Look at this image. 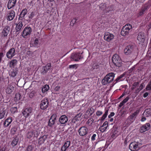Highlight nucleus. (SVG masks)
<instances>
[{"mask_svg": "<svg viewBox=\"0 0 151 151\" xmlns=\"http://www.w3.org/2000/svg\"><path fill=\"white\" fill-rule=\"evenodd\" d=\"M106 126H107V127L108 126V122L107 121L103 123V125L101 126V127H106Z\"/></svg>", "mask_w": 151, "mask_h": 151, "instance_id": "bf43d9fd", "label": "nucleus"}, {"mask_svg": "<svg viewBox=\"0 0 151 151\" xmlns=\"http://www.w3.org/2000/svg\"><path fill=\"white\" fill-rule=\"evenodd\" d=\"M35 91H32L29 94V97L30 98H32L35 96Z\"/></svg>", "mask_w": 151, "mask_h": 151, "instance_id": "603ef678", "label": "nucleus"}, {"mask_svg": "<svg viewBox=\"0 0 151 151\" xmlns=\"http://www.w3.org/2000/svg\"><path fill=\"white\" fill-rule=\"evenodd\" d=\"M68 148V147L64 144L61 147V150L62 151H65Z\"/></svg>", "mask_w": 151, "mask_h": 151, "instance_id": "3c124183", "label": "nucleus"}, {"mask_svg": "<svg viewBox=\"0 0 151 151\" xmlns=\"http://www.w3.org/2000/svg\"><path fill=\"white\" fill-rule=\"evenodd\" d=\"M147 6H145L142 7L140 12H139L138 16H139L142 15L143 14L145 13V11L147 9Z\"/></svg>", "mask_w": 151, "mask_h": 151, "instance_id": "a878e982", "label": "nucleus"}, {"mask_svg": "<svg viewBox=\"0 0 151 151\" xmlns=\"http://www.w3.org/2000/svg\"><path fill=\"white\" fill-rule=\"evenodd\" d=\"M79 4L80 6L83 7V8H85L87 4L86 1H84L80 3Z\"/></svg>", "mask_w": 151, "mask_h": 151, "instance_id": "79ce46f5", "label": "nucleus"}, {"mask_svg": "<svg viewBox=\"0 0 151 151\" xmlns=\"http://www.w3.org/2000/svg\"><path fill=\"white\" fill-rule=\"evenodd\" d=\"M134 47L132 45H129L127 46L125 48L124 52L126 55H129L133 51Z\"/></svg>", "mask_w": 151, "mask_h": 151, "instance_id": "0eeeda50", "label": "nucleus"}, {"mask_svg": "<svg viewBox=\"0 0 151 151\" xmlns=\"http://www.w3.org/2000/svg\"><path fill=\"white\" fill-rule=\"evenodd\" d=\"M16 26L15 28L16 32H18L20 30L23 26L22 22H19L18 24H16Z\"/></svg>", "mask_w": 151, "mask_h": 151, "instance_id": "393cba45", "label": "nucleus"}, {"mask_svg": "<svg viewBox=\"0 0 151 151\" xmlns=\"http://www.w3.org/2000/svg\"><path fill=\"white\" fill-rule=\"evenodd\" d=\"M112 61L113 63L116 66L120 67L122 65V60L118 55L114 54L112 58Z\"/></svg>", "mask_w": 151, "mask_h": 151, "instance_id": "f03ea898", "label": "nucleus"}, {"mask_svg": "<svg viewBox=\"0 0 151 151\" xmlns=\"http://www.w3.org/2000/svg\"><path fill=\"white\" fill-rule=\"evenodd\" d=\"M6 111L4 110L0 112V119H2L5 117Z\"/></svg>", "mask_w": 151, "mask_h": 151, "instance_id": "a19ab883", "label": "nucleus"}, {"mask_svg": "<svg viewBox=\"0 0 151 151\" xmlns=\"http://www.w3.org/2000/svg\"><path fill=\"white\" fill-rule=\"evenodd\" d=\"M32 30L30 27H25L23 31L22 34V36L25 37V36H29L32 32Z\"/></svg>", "mask_w": 151, "mask_h": 151, "instance_id": "9d476101", "label": "nucleus"}, {"mask_svg": "<svg viewBox=\"0 0 151 151\" xmlns=\"http://www.w3.org/2000/svg\"><path fill=\"white\" fill-rule=\"evenodd\" d=\"M83 53V52L81 53L80 52L74 53L72 54L70 56L71 60L76 61H79L81 58H83L81 56V55Z\"/></svg>", "mask_w": 151, "mask_h": 151, "instance_id": "20e7f679", "label": "nucleus"}, {"mask_svg": "<svg viewBox=\"0 0 151 151\" xmlns=\"http://www.w3.org/2000/svg\"><path fill=\"white\" fill-rule=\"evenodd\" d=\"M32 109L31 108H28L23 109L22 111L23 115L26 118L27 117L29 116V114L31 113Z\"/></svg>", "mask_w": 151, "mask_h": 151, "instance_id": "9b49d317", "label": "nucleus"}, {"mask_svg": "<svg viewBox=\"0 0 151 151\" xmlns=\"http://www.w3.org/2000/svg\"><path fill=\"white\" fill-rule=\"evenodd\" d=\"M64 144L68 147H69L70 144V141L69 140L65 142Z\"/></svg>", "mask_w": 151, "mask_h": 151, "instance_id": "864d4df0", "label": "nucleus"}, {"mask_svg": "<svg viewBox=\"0 0 151 151\" xmlns=\"http://www.w3.org/2000/svg\"><path fill=\"white\" fill-rule=\"evenodd\" d=\"M15 16V13L14 10H11L7 16V19L9 21H11L13 19Z\"/></svg>", "mask_w": 151, "mask_h": 151, "instance_id": "4be33fe9", "label": "nucleus"}, {"mask_svg": "<svg viewBox=\"0 0 151 151\" xmlns=\"http://www.w3.org/2000/svg\"><path fill=\"white\" fill-rule=\"evenodd\" d=\"M49 86L48 85H45L42 88V91L43 93H44L49 89Z\"/></svg>", "mask_w": 151, "mask_h": 151, "instance_id": "473e14b6", "label": "nucleus"}, {"mask_svg": "<svg viewBox=\"0 0 151 151\" xmlns=\"http://www.w3.org/2000/svg\"><path fill=\"white\" fill-rule=\"evenodd\" d=\"M146 89L147 90H150L151 89V85L148 84L146 87Z\"/></svg>", "mask_w": 151, "mask_h": 151, "instance_id": "052dcab7", "label": "nucleus"}, {"mask_svg": "<svg viewBox=\"0 0 151 151\" xmlns=\"http://www.w3.org/2000/svg\"><path fill=\"white\" fill-rule=\"evenodd\" d=\"M103 113V112L102 111H97L96 112V115L97 116H100Z\"/></svg>", "mask_w": 151, "mask_h": 151, "instance_id": "680f3d73", "label": "nucleus"}, {"mask_svg": "<svg viewBox=\"0 0 151 151\" xmlns=\"http://www.w3.org/2000/svg\"><path fill=\"white\" fill-rule=\"evenodd\" d=\"M17 130V128L16 127H14L11 129V132L12 134H15Z\"/></svg>", "mask_w": 151, "mask_h": 151, "instance_id": "37998d69", "label": "nucleus"}, {"mask_svg": "<svg viewBox=\"0 0 151 151\" xmlns=\"http://www.w3.org/2000/svg\"><path fill=\"white\" fill-rule=\"evenodd\" d=\"M114 35L112 34H110L109 32L105 33L104 36V38L105 40L108 42H109L113 39Z\"/></svg>", "mask_w": 151, "mask_h": 151, "instance_id": "2eb2a0df", "label": "nucleus"}, {"mask_svg": "<svg viewBox=\"0 0 151 151\" xmlns=\"http://www.w3.org/2000/svg\"><path fill=\"white\" fill-rule=\"evenodd\" d=\"M139 84V82H135L133 84V86L135 87H136Z\"/></svg>", "mask_w": 151, "mask_h": 151, "instance_id": "69168bd1", "label": "nucleus"}, {"mask_svg": "<svg viewBox=\"0 0 151 151\" xmlns=\"http://www.w3.org/2000/svg\"><path fill=\"white\" fill-rule=\"evenodd\" d=\"M149 94L148 92H145L143 95V97L144 98L146 97Z\"/></svg>", "mask_w": 151, "mask_h": 151, "instance_id": "774afa93", "label": "nucleus"}, {"mask_svg": "<svg viewBox=\"0 0 151 151\" xmlns=\"http://www.w3.org/2000/svg\"><path fill=\"white\" fill-rule=\"evenodd\" d=\"M100 9L102 10H104L105 9H108L105 3H102L99 5Z\"/></svg>", "mask_w": 151, "mask_h": 151, "instance_id": "c756f323", "label": "nucleus"}, {"mask_svg": "<svg viewBox=\"0 0 151 151\" xmlns=\"http://www.w3.org/2000/svg\"><path fill=\"white\" fill-rule=\"evenodd\" d=\"M78 132L80 136H84L88 133V129L85 126H82L79 129Z\"/></svg>", "mask_w": 151, "mask_h": 151, "instance_id": "39448f33", "label": "nucleus"}, {"mask_svg": "<svg viewBox=\"0 0 151 151\" xmlns=\"http://www.w3.org/2000/svg\"><path fill=\"white\" fill-rule=\"evenodd\" d=\"M57 115L55 114L52 115L49 121L48 125L50 127H52L55 123Z\"/></svg>", "mask_w": 151, "mask_h": 151, "instance_id": "f8f14e48", "label": "nucleus"}, {"mask_svg": "<svg viewBox=\"0 0 151 151\" xmlns=\"http://www.w3.org/2000/svg\"><path fill=\"white\" fill-rule=\"evenodd\" d=\"M18 141V138L16 137L12 140L11 144L13 147H14L17 144Z\"/></svg>", "mask_w": 151, "mask_h": 151, "instance_id": "7c9ffc66", "label": "nucleus"}, {"mask_svg": "<svg viewBox=\"0 0 151 151\" xmlns=\"http://www.w3.org/2000/svg\"><path fill=\"white\" fill-rule=\"evenodd\" d=\"M68 120V118L65 115L61 116L59 118V121L61 124H64L67 122Z\"/></svg>", "mask_w": 151, "mask_h": 151, "instance_id": "f3484780", "label": "nucleus"}, {"mask_svg": "<svg viewBox=\"0 0 151 151\" xmlns=\"http://www.w3.org/2000/svg\"><path fill=\"white\" fill-rule=\"evenodd\" d=\"M96 135L95 134H94L91 137V140L93 141L95 140V138L96 137Z\"/></svg>", "mask_w": 151, "mask_h": 151, "instance_id": "338daca9", "label": "nucleus"}, {"mask_svg": "<svg viewBox=\"0 0 151 151\" xmlns=\"http://www.w3.org/2000/svg\"><path fill=\"white\" fill-rule=\"evenodd\" d=\"M144 114H145L146 115H147V117H148L149 116H151V109L150 108L146 109L144 113Z\"/></svg>", "mask_w": 151, "mask_h": 151, "instance_id": "2f4dec72", "label": "nucleus"}, {"mask_svg": "<svg viewBox=\"0 0 151 151\" xmlns=\"http://www.w3.org/2000/svg\"><path fill=\"white\" fill-rule=\"evenodd\" d=\"M114 115V113L113 112H111L110 114L108 116V118H110L111 117L113 116Z\"/></svg>", "mask_w": 151, "mask_h": 151, "instance_id": "0e129e2a", "label": "nucleus"}, {"mask_svg": "<svg viewBox=\"0 0 151 151\" xmlns=\"http://www.w3.org/2000/svg\"><path fill=\"white\" fill-rule=\"evenodd\" d=\"M150 124L149 123H147L140 127L139 129L140 132L142 133L150 129Z\"/></svg>", "mask_w": 151, "mask_h": 151, "instance_id": "a211bd4d", "label": "nucleus"}, {"mask_svg": "<svg viewBox=\"0 0 151 151\" xmlns=\"http://www.w3.org/2000/svg\"><path fill=\"white\" fill-rule=\"evenodd\" d=\"M38 39L37 38L34 41V42L33 43V45L34 46L37 47L38 46Z\"/></svg>", "mask_w": 151, "mask_h": 151, "instance_id": "09e8293b", "label": "nucleus"}, {"mask_svg": "<svg viewBox=\"0 0 151 151\" xmlns=\"http://www.w3.org/2000/svg\"><path fill=\"white\" fill-rule=\"evenodd\" d=\"M33 131L32 130L30 132H28L27 136V137L29 138H30L32 137H34Z\"/></svg>", "mask_w": 151, "mask_h": 151, "instance_id": "ea45409f", "label": "nucleus"}, {"mask_svg": "<svg viewBox=\"0 0 151 151\" xmlns=\"http://www.w3.org/2000/svg\"><path fill=\"white\" fill-rule=\"evenodd\" d=\"M49 102L47 99L42 100L40 104V108L42 110H45L48 107Z\"/></svg>", "mask_w": 151, "mask_h": 151, "instance_id": "1a4fd4ad", "label": "nucleus"}, {"mask_svg": "<svg viewBox=\"0 0 151 151\" xmlns=\"http://www.w3.org/2000/svg\"><path fill=\"white\" fill-rule=\"evenodd\" d=\"M93 69H97L99 67V65L97 64H94L93 65Z\"/></svg>", "mask_w": 151, "mask_h": 151, "instance_id": "13d9d810", "label": "nucleus"}, {"mask_svg": "<svg viewBox=\"0 0 151 151\" xmlns=\"http://www.w3.org/2000/svg\"><path fill=\"white\" fill-rule=\"evenodd\" d=\"M21 96V95L18 93L16 94L14 98L16 101H18L20 99Z\"/></svg>", "mask_w": 151, "mask_h": 151, "instance_id": "58836bf2", "label": "nucleus"}, {"mask_svg": "<svg viewBox=\"0 0 151 151\" xmlns=\"http://www.w3.org/2000/svg\"><path fill=\"white\" fill-rule=\"evenodd\" d=\"M93 119H90L88 120V121L86 122V124H89L90 123L92 122L91 124L93 122Z\"/></svg>", "mask_w": 151, "mask_h": 151, "instance_id": "6e6d98bb", "label": "nucleus"}, {"mask_svg": "<svg viewBox=\"0 0 151 151\" xmlns=\"http://www.w3.org/2000/svg\"><path fill=\"white\" fill-rule=\"evenodd\" d=\"M33 147L32 145H29L27 147L26 151H32Z\"/></svg>", "mask_w": 151, "mask_h": 151, "instance_id": "8fccbe9b", "label": "nucleus"}, {"mask_svg": "<svg viewBox=\"0 0 151 151\" xmlns=\"http://www.w3.org/2000/svg\"><path fill=\"white\" fill-rule=\"evenodd\" d=\"M145 37L143 32H141L138 34L137 38L139 41L141 42H143L145 40Z\"/></svg>", "mask_w": 151, "mask_h": 151, "instance_id": "6ab92c4d", "label": "nucleus"}, {"mask_svg": "<svg viewBox=\"0 0 151 151\" xmlns=\"http://www.w3.org/2000/svg\"><path fill=\"white\" fill-rule=\"evenodd\" d=\"M12 117H9L5 120L4 123V127H8L12 122Z\"/></svg>", "mask_w": 151, "mask_h": 151, "instance_id": "b1692460", "label": "nucleus"}, {"mask_svg": "<svg viewBox=\"0 0 151 151\" xmlns=\"http://www.w3.org/2000/svg\"><path fill=\"white\" fill-rule=\"evenodd\" d=\"M16 55L15 50L14 48L12 47L9 50L6 54V57L9 59H11Z\"/></svg>", "mask_w": 151, "mask_h": 151, "instance_id": "6e6552de", "label": "nucleus"}, {"mask_svg": "<svg viewBox=\"0 0 151 151\" xmlns=\"http://www.w3.org/2000/svg\"><path fill=\"white\" fill-rule=\"evenodd\" d=\"M15 85L14 84L9 85L6 89V92L8 94H11L14 90Z\"/></svg>", "mask_w": 151, "mask_h": 151, "instance_id": "4468645a", "label": "nucleus"}, {"mask_svg": "<svg viewBox=\"0 0 151 151\" xmlns=\"http://www.w3.org/2000/svg\"><path fill=\"white\" fill-rule=\"evenodd\" d=\"M27 13V10L26 9H23L20 14L19 19H20L21 18H23Z\"/></svg>", "mask_w": 151, "mask_h": 151, "instance_id": "bb28decb", "label": "nucleus"}, {"mask_svg": "<svg viewBox=\"0 0 151 151\" xmlns=\"http://www.w3.org/2000/svg\"><path fill=\"white\" fill-rule=\"evenodd\" d=\"M35 15V13L34 12H32L31 14L28 16L29 19H32L33 17Z\"/></svg>", "mask_w": 151, "mask_h": 151, "instance_id": "5fc2aeb1", "label": "nucleus"}, {"mask_svg": "<svg viewBox=\"0 0 151 151\" xmlns=\"http://www.w3.org/2000/svg\"><path fill=\"white\" fill-rule=\"evenodd\" d=\"M82 114L81 113H79L78 114L74 117L76 120L79 121L81 119V117L82 115Z\"/></svg>", "mask_w": 151, "mask_h": 151, "instance_id": "4c0bfd02", "label": "nucleus"}, {"mask_svg": "<svg viewBox=\"0 0 151 151\" xmlns=\"http://www.w3.org/2000/svg\"><path fill=\"white\" fill-rule=\"evenodd\" d=\"M139 143L132 142L129 145V148L131 151H137L139 149Z\"/></svg>", "mask_w": 151, "mask_h": 151, "instance_id": "423d86ee", "label": "nucleus"}, {"mask_svg": "<svg viewBox=\"0 0 151 151\" xmlns=\"http://www.w3.org/2000/svg\"><path fill=\"white\" fill-rule=\"evenodd\" d=\"M93 108H92L88 109L86 112V115L89 116H91L94 112V111H93Z\"/></svg>", "mask_w": 151, "mask_h": 151, "instance_id": "c85d7f7f", "label": "nucleus"}, {"mask_svg": "<svg viewBox=\"0 0 151 151\" xmlns=\"http://www.w3.org/2000/svg\"><path fill=\"white\" fill-rule=\"evenodd\" d=\"M17 73V71L16 70L13 69L9 73V75L13 77L15 76Z\"/></svg>", "mask_w": 151, "mask_h": 151, "instance_id": "72a5a7b5", "label": "nucleus"}, {"mask_svg": "<svg viewBox=\"0 0 151 151\" xmlns=\"http://www.w3.org/2000/svg\"><path fill=\"white\" fill-rule=\"evenodd\" d=\"M51 67V64L50 63L47 64L46 66H44L42 67L41 71V73L43 74L46 73L50 70Z\"/></svg>", "mask_w": 151, "mask_h": 151, "instance_id": "dca6fc26", "label": "nucleus"}, {"mask_svg": "<svg viewBox=\"0 0 151 151\" xmlns=\"http://www.w3.org/2000/svg\"><path fill=\"white\" fill-rule=\"evenodd\" d=\"M33 133L34 137H37L39 135L40 132H39L36 130H33Z\"/></svg>", "mask_w": 151, "mask_h": 151, "instance_id": "a18cd8bd", "label": "nucleus"}, {"mask_svg": "<svg viewBox=\"0 0 151 151\" xmlns=\"http://www.w3.org/2000/svg\"><path fill=\"white\" fill-rule=\"evenodd\" d=\"M107 128V126H106V127H102L101 126L99 128V129L100 131L102 132H104L106 130V129Z\"/></svg>", "mask_w": 151, "mask_h": 151, "instance_id": "49530a36", "label": "nucleus"}, {"mask_svg": "<svg viewBox=\"0 0 151 151\" xmlns=\"http://www.w3.org/2000/svg\"><path fill=\"white\" fill-rule=\"evenodd\" d=\"M145 86V85L144 83H142L141 84L139 88H138L137 90L136 91L139 92L141 90L143 89V88H144Z\"/></svg>", "mask_w": 151, "mask_h": 151, "instance_id": "c9c22d12", "label": "nucleus"}, {"mask_svg": "<svg viewBox=\"0 0 151 151\" xmlns=\"http://www.w3.org/2000/svg\"><path fill=\"white\" fill-rule=\"evenodd\" d=\"M10 110L12 113H14L17 111V107H13L11 108Z\"/></svg>", "mask_w": 151, "mask_h": 151, "instance_id": "c03bdc74", "label": "nucleus"}, {"mask_svg": "<svg viewBox=\"0 0 151 151\" xmlns=\"http://www.w3.org/2000/svg\"><path fill=\"white\" fill-rule=\"evenodd\" d=\"M137 114V113L136 111L129 116L128 118L127 119V120L128 121V123L130 124L132 123L135 120V118L136 117Z\"/></svg>", "mask_w": 151, "mask_h": 151, "instance_id": "ddd939ff", "label": "nucleus"}, {"mask_svg": "<svg viewBox=\"0 0 151 151\" xmlns=\"http://www.w3.org/2000/svg\"><path fill=\"white\" fill-rule=\"evenodd\" d=\"M130 97L129 96H128L126 98H125L123 101H122V102L124 103V104H125L129 99Z\"/></svg>", "mask_w": 151, "mask_h": 151, "instance_id": "4d7b16f0", "label": "nucleus"}, {"mask_svg": "<svg viewBox=\"0 0 151 151\" xmlns=\"http://www.w3.org/2000/svg\"><path fill=\"white\" fill-rule=\"evenodd\" d=\"M10 28L9 26H7L5 27L2 33L4 37H6L9 34Z\"/></svg>", "mask_w": 151, "mask_h": 151, "instance_id": "412c9836", "label": "nucleus"}, {"mask_svg": "<svg viewBox=\"0 0 151 151\" xmlns=\"http://www.w3.org/2000/svg\"><path fill=\"white\" fill-rule=\"evenodd\" d=\"M17 61L16 60H12L10 62L9 66L10 67L14 68V66L17 64Z\"/></svg>", "mask_w": 151, "mask_h": 151, "instance_id": "cd10ccee", "label": "nucleus"}, {"mask_svg": "<svg viewBox=\"0 0 151 151\" xmlns=\"http://www.w3.org/2000/svg\"><path fill=\"white\" fill-rule=\"evenodd\" d=\"M115 77V74L111 73L107 74L102 81L103 85H106L109 84L113 81Z\"/></svg>", "mask_w": 151, "mask_h": 151, "instance_id": "f257e3e1", "label": "nucleus"}, {"mask_svg": "<svg viewBox=\"0 0 151 151\" xmlns=\"http://www.w3.org/2000/svg\"><path fill=\"white\" fill-rule=\"evenodd\" d=\"M124 76L125 74H123L120 75L119 76H118L114 81V82L115 81V82L114 84H116L118 81H122V80H121V79Z\"/></svg>", "mask_w": 151, "mask_h": 151, "instance_id": "f704fd0d", "label": "nucleus"}, {"mask_svg": "<svg viewBox=\"0 0 151 151\" xmlns=\"http://www.w3.org/2000/svg\"><path fill=\"white\" fill-rule=\"evenodd\" d=\"M108 111V109H107L106 111L105 112L104 114H103L102 117L101 118V120H103L105 119V118H106L107 115Z\"/></svg>", "mask_w": 151, "mask_h": 151, "instance_id": "e433bc0d", "label": "nucleus"}, {"mask_svg": "<svg viewBox=\"0 0 151 151\" xmlns=\"http://www.w3.org/2000/svg\"><path fill=\"white\" fill-rule=\"evenodd\" d=\"M132 29L131 25L127 24L124 26L121 31V35L123 36L127 35L129 32L130 30Z\"/></svg>", "mask_w": 151, "mask_h": 151, "instance_id": "7ed1b4c3", "label": "nucleus"}, {"mask_svg": "<svg viewBox=\"0 0 151 151\" xmlns=\"http://www.w3.org/2000/svg\"><path fill=\"white\" fill-rule=\"evenodd\" d=\"M47 135H44L39 138L38 140V144L39 145H41L47 139Z\"/></svg>", "mask_w": 151, "mask_h": 151, "instance_id": "5701e85b", "label": "nucleus"}, {"mask_svg": "<svg viewBox=\"0 0 151 151\" xmlns=\"http://www.w3.org/2000/svg\"><path fill=\"white\" fill-rule=\"evenodd\" d=\"M60 88V86H56L54 88V90L55 91H58Z\"/></svg>", "mask_w": 151, "mask_h": 151, "instance_id": "e2e57ef3", "label": "nucleus"}, {"mask_svg": "<svg viewBox=\"0 0 151 151\" xmlns=\"http://www.w3.org/2000/svg\"><path fill=\"white\" fill-rule=\"evenodd\" d=\"M77 19L75 18L73 19L70 22V25L72 26H73L74 24L76 23V21L77 20Z\"/></svg>", "mask_w": 151, "mask_h": 151, "instance_id": "de8ad7c7", "label": "nucleus"}, {"mask_svg": "<svg viewBox=\"0 0 151 151\" xmlns=\"http://www.w3.org/2000/svg\"><path fill=\"white\" fill-rule=\"evenodd\" d=\"M17 0H9L7 8L9 9H10L14 7L16 2Z\"/></svg>", "mask_w": 151, "mask_h": 151, "instance_id": "aec40b11", "label": "nucleus"}]
</instances>
